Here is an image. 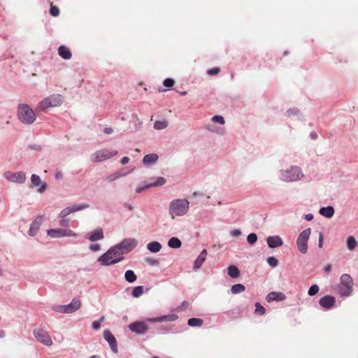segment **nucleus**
I'll return each mask as SVG.
<instances>
[{
  "label": "nucleus",
  "mask_w": 358,
  "mask_h": 358,
  "mask_svg": "<svg viewBox=\"0 0 358 358\" xmlns=\"http://www.w3.org/2000/svg\"><path fill=\"white\" fill-rule=\"evenodd\" d=\"M169 215L172 219L183 217L189 210V201L187 199H175L169 204Z\"/></svg>",
  "instance_id": "obj_1"
},
{
  "label": "nucleus",
  "mask_w": 358,
  "mask_h": 358,
  "mask_svg": "<svg viewBox=\"0 0 358 358\" xmlns=\"http://www.w3.org/2000/svg\"><path fill=\"white\" fill-rule=\"evenodd\" d=\"M303 178V172L298 166L292 165L278 171V178L283 182H295L301 180Z\"/></svg>",
  "instance_id": "obj_2"
},
{
  "label": "nucleus",
  "mask_w": 358,
  "mask_h": 358,
  "mask_svg": "<svg viewBox=\"0 0 358 358\" xmlns=\"http://www.w3.org/2000/svg\"><path fill=\"white\" fill-rule=\"evenodd\" d=\"M124 257L117 250L115 245L110 247L105 253L101 255L97 262L103 266H109L122 262Z\"/></svg>",
  "instance_id": "obj_3"
},
{
  "label": "nucleus",
  "mask_w": 358,
  "mask_h": 358,
  "mask_svg": "<svg viewBox=\"0 0 358 358\" xmlns=\"http://www.w3.org/2000/svg\"><path fill=\"white\" fill-rule=\"evenodd\" d=\"M17 117L24 124H31L36 120V112L26 103H20L18 105Z\"/></svg>",
  "instance_id": "obj_4"
},
{
  "label": "nucleus",
  "mask_w": 358,
  "mask_h": 358,
  "mask_svg": "<svg viewBox=\"0 0 358 358\" xmlns=\"http://www.w3.org/2000/svg\"><path fill=\"white\" fill-rule=\"evenodd\" d=\"M63 102L62 96L59 94H53L38 103L36 110L39 112H45L48 109L59 106Z\"/></svg>",
  "instance_id": "obj_5"
},
{
  "label": "nucleus",
  "mask_w": 358,
  "mask_h": 358,
  "mask_svg": "<svg viewBox=\"0 0 358 358\" xmlns=\"http://www.w3.org/2000/svg\"><path fill=\"white\" fill-rule=\"evenodd\" d=\"M81 308V301L80 299L75 297L71 301L66 305H55L52 307V309L58 313L62 314H71Z\"/></svg>",
  "instance_id": "obj_6"
},
{
  "label": "nucleus",
  "mask_w": 358,
  "mask_h": 358,
  "mask_svg": "<svg viewBox=\"0 0 358 358\" xmlns=\"http://www.w3.org/2000/svg\"><path fill=\"white\" fill-rule=\"evenodd\" d=\"M47 235L52 238H73L76 239L79 234L69 228L50 229L47 231Z\"/></svg>",
  "instance_id": "obj_7"
},
{
  "label": "nucleus",
  "mask_w": 358,
  "mask_h": 358,
  "mask_svg": "<svg viewBox=\"0 0 358 358\" xmlns=\"http://www.w3.org/2000/svg\"><path fill=\"white\" fill-rule=\"evenodd\" d=\"M311 234V229L307 228L303 230L296 238V247L299 252L303 255L308 252V242Z\"/></svg>",
  "instance_id": "obj_8"
},
{
  "label": "nucleus",
  "mask_w": 358,
  "mask_h": 358,
  "mask_svg": "<svg viewBox=\"0 0 358 358\" xmlns=\"http://www.w3.org/2000/svg\"><path fill=\"white\" fill-rule=\"evenodd\" d=\"M117 153L116 150L101 149L91 155L90 160L94 163L101 162L112 158Z\"/></svg>",
  "instance_id": "obj_9"
},
{
  "label": "nucleus",
  "mask_w": 358,
  "mask_h": 358,
  "mask_svg": "<svg viewBox=\"0 0 358 358\" xmlns=\"http://www.w3.org/2000/svg\"><path fill=\"white\" fill-rule=\"evenodd\" d=\"M339 294L342 296H348L352 292L353 280L349 274H343L340 278Z\"/></svg>",
  "instance_id": "obj_10"
},
{
  "label": "nucleus",
  "mask_w": 358,
  "mask_h": 358,
  "mask_svg": "<svg viewBox=\"0 0 358 358\" xmlns=\"http://www.w3.org/2000/svg\"><path fill=\"white\" fill-rule=\"evenodd\" d=\"M138 244V241L137 239L134 238H127L123 239L118 244L115 245V246L123 256L124 255L131 252L134 248H136Z\"/></svg>",
  "instance_id": "obj_11"
},
{
  "label": "nucleus",
  "mask_w": 358,
  "mask_h": 358,
  "mask_svg": "<svg viewBox=\"0 0 358 358\" xmlns=\"http://www.w3.org/2000/svg\"><path fill=\"white\" fill-rule=\"evenodd\" d=\"M3 176L7 181L16 184H23L27 179L26 173L23 171H6Z\"/></svg>",
  "instance_id": "obj_12"
},
{
  "label": "nucleus",
  "mask_w": 358,
  "mask_h": 358,
  "mask_svg": "<svg viewBox=\"0 0 358 358\" xmlns=\"http://www.w3.org/2000/svg\"><path fill=\"white\" fill-rule=\"evenodd\" d=\"M33 334L37 341L44 345L48 347L52 345V340L47 331L37 329L34 330Z\"/></svg>",
  "instance_id": "obj_13"
},
{
  "label": "nucleus",
  "mask_w": 358,
  "mask_h": 358,
  "mask_svg": "<svg viewBox=\"0 0 358 358\" xmlns=\"http://www.w3.org/2000/svg\"><path fill=\"white\" fill-rule=\"evenodd\" d=\"M146 321H136L129 325V330L136 334H145L148 331Z\"/></svg>",
  "instance_id": "obj_14"
},
{
  "label": "nucleus",
  "mask_w": 358,
  "mask_h": 358,
  "mask_svg": "<svg viewBox=\"0 0 358 358\" xmlns=\"http://www.w3.org/2000/svg\"><path fill=\"white\" fill-rule=\"evenodd\" d=\"M44 220L45 217L43 215L37 216L30 225L29 229L28 231L29 236H35L37 234L40 227Z\"/></svg>",
  "instance_id": "obj_15"
},
{
  "label": "nucleus",
  "mask_w": 358,
  "mask_h": 358,
  "mask_svg": "<svg viewBox=\"0 0 358 358\" xmlns=\"http://www.w3.org/2000/svg\"><path fill=\"white\" fill-rule=\"evenodd\" d=\"M285 116L289 121H303V114L297 108H289L285 112Z\"/></svg>",
  "instance_id": "obj_16"
},
{
  "label": "nucleus",
  "mask_w": 358,
  "mask_h": 358,
  "mask_svg": "<svg viewBox=\"0 0 358 358\" xmlns=\"http://www.w3.org/2000/svg\"><path fill=\"white\" fill-rule=\"evenodd\" d=\"M103 337L104 339L108 343L111 350L114 353H117V344L115 336L112 334V333L109 330H105L103 331Z\"/></svg>",
  "instance_id": "obj_17"
},
{
  "label": "nucleus",
  "mask_w": 358,
  "mask_h": 358,
  "mask_svg": "<svg viewBox=\"0 0 358 358\" xmlns=\"http://www.w3.org/2000/svg\"><path fill=\"white\" fill-rule=\"evenodd\" d=\"M31 181L34 186L38 188V192L41 194L43 193L47 189V185L43 182L39 176L32 174L31 176Z\"/></svg>",
  "instance_id": "obj_18"
},
{
  "label": "nucleus",
  "mask_w": 358,
  "mask_h": 358,
  "mask_svg": "<svg viewBox=\"0 0 358 358\" xmlns=\"http://www.w3.org/2000/svg\"><path fill=\"white\" fill-rule=\"evenodd\" d=\"M104 238L103 229L101 228H96L94 231L90 232L85 236V238L91 242H96L101 241Z\"/></svg>",
  "instance_id": "obj_19"
},
{
  "label": "nucleus",
  "mask_w": 358,
  "mask_h": 358,
  "mask_svg": "<svg viewBox=\"0 0 358 358\" xmlns=\"http://www.w3.org/2000/svg\"><path fill=\"white\" fill-rule=\"evenodd\" d=\"M178 318V315L175 314H169L162 315L157 317L148 318L147 322L150 323L164 322H173Z\"/></svg>",
  "instance_id": "obj_20"
},
{
  "label": "nucleus",
  "mask_w": 358,
  "mask_h": 358,
  "mask_svg": "<svg viewBox=\"0 0 358 358\" xmlns=\"http://www.w3.org/2000/svg\"><path fill=\"white\" fill-rule=\"evenodd\" d=\"M336 303L335 298L334 296L327 295L321 298L319 301L320 305L324 308L330 309L334 307Z\"/></svg>",
  "instance_id": "obj_21"
},
{
  "label": "nucleus",
  "mask_w": 358,
  "mask_h": 358,
  "mask_svg": "<svg viewBox=\"0 0 358 358\" xmlns=\"http://www.w3.org/2000/svg\"><path fill=\"white\" fill-rule=\"evenodd\" d=\"M159 160V155L156 153L145 155L143 158V164L145 166H151L157 164Z\"/></svg>",
  "instance_id": "obj_22"
},
{
  "label": "nucleus",
  "mask_w": 358,
  "mask_h": 358,
  "mask_svg": "<svg viewBox=\"0 0 358 358\" xmlns=\"http://www.w3.org/2000/svg\"><path fill=\"white\" fill-rule=\"evenodd\" d=\"M266 242L269 248H275L283 245V241L279 236H268Z\"/></svg>",
  "instance_id": "obj_23"
},
{
  "label": "nucleus",
  "mask_w": 358,
  "mask_h": 358,
  "mask_svg": "<svg viewBox=\"0 0 358 358\" xmlns=\"http://www.w3.org/2000/svg\"><path fill=\"white\" fill-rule=\"evenodd\" d=\"M286 296L281 292H272L266 296V301L268 302L272 301H282L285 300Z\"/></svg>",
  "instance_id": "obj_24"
},
{
  "label": "nucleus",
  "mask_w": 358,
  "mask_h": 358,
  "mask_svg": "<svg viewBox=\"0 0 358 358\" xmlns=\"http://www.w3.org/2000/svg\"><path fill=\"white\" fill-rule=\"evenodd\" d=\"M207 257V250L203 249L198 257L195 259L194 263V270H197L201 268L203 263L205 262Z\"/></svg>",
  "instance_id": "obj_25"
},
{
  "label": "nucleus",
  "mask_w": 358,
  "mask_h": 358,
  "mask_svg": "<svg viewBox=\"0 0 358 358\" xmlns=\"http://www.w3.org/2000/svg\"><path fill=\"white\" fill-rule=\"evenodd\" d=\"M205 128L211 133L222 135L225 133V130L223 127H217L214 123H208Z\"/></svg>",
  "instance_id": "obj_26"
},
{
  "label": "nucleus",
  "mask_w": 358,
  "mask_h": 358,
  "mask_svg": "<svg viewBox=\"0 0 358 358\" xmlns=\"http://www.w3.org/2000/svg\"><path fill=\"white\" fill-rule=\"evenodd\" d=\"M334 207L329 206L327 207H322L320 209L319 213L327 218H331L334 215Z\"/></svg>",
  "instance_id": "obj_27"
},
{
  "label": "nucleus",
  "mask_w": 358,
  "mask_h": 358,
  "mask_svg": "<svg viewBox=\"0 0 358 358\" xmlns=\"http://www.w3.org/2000/svg\"><path fill=\"white\" fill-rule=\"evenodd\" d=\"M59 56L64 59H69L71 58L72 54L70 50L65 45H61L58 49Z\"/></svg>",
  "instance_id": "obj_28"
},
{
  "label": "nucleus",
  "mask_w": 358,
  "mask_h": 358,
  "mask_svg": "<svg viewBox=\"0 0 358 358\" xmlns=\"http://www.w3.org/2000/svg\"><path fill=\"white\" fill-rule=\"evenodd\" d=\"M89 207H90V205L86 203H76V204H73L72 206H69L71 213L85 210V209L88 208Z\"/></svg>",
  "instance_id": "obj_29"
},
{
  "label": "nucleus",
  "mask_w": 358,
  "mask_h": 358,
  "mask_svg": "<svg viewBox=\"0 0 358 358\" xmlns=\"http://www.w3.org/2000/svg\"><path fill=\"white\" fill-rule=\"evenodd\" d=\"M147 249L151 252H158L162 249V245L157 241H152L147 245Z\"/></svg>",
  "instance_id": "obj_30"
},
{
  "label": "nucleus",
  "mask_w": 358,
  "mask_h": 358,
  "mask_svg": "<svg viewBox=\"0 0 358 358\" xmlns=\"http://www.w3.org/2000/svg\"><path fill=\"white\" fill-rule=\"evenodd\" d=\"M227 273H228V275L232 278H237L240 275L238 268L236 266H234V265H230L228 267Z\"/></svg>",
  "instance_id": "obj_31"
},
{
  "label": "nucleus",
  "mask_w": 358,
  "mask_h": 358,
  "mask_svg": "<svg viewBox=\"0 0 358 358\" xmlns=\"http://www.w3.org/2000/svg\"><path fill=\"white\" fill-rule=\"evenodd\" d=\"M181 245H182L181 241H180V239H178L176 237H172L168 241V246L171 248L177 249V248H180Z\"/></svg>",
  "instance_id": "obj_32"
},
{
  "label": "nucleus",
  "mask_w": 358,
  "mask_h": 358,
  "mask_svg": "<svg viewBox=\"0 0 358 358\" xmlns=\"http://www.w3.org/2000/svg\"><path fill=\"white\" fill-rule=\"evenodd\" d=\"M124 278L128 282L133 283L136 280L137 276L132 270H127L124 273Z\"/></svg>",
  "instance_id": "obj_33"
},
{
  "label": "nucleus",
  "mask_w": 358,
  "mask_h": 358,
  "mask_svg": "<svg viewBox=\"0 0 358 358\" xmlns=\"http://www.w3.org/2000/svg\"><path fill=\"white\" fill-rule=\"evenodd\" d=\"M347 247L348 249L350 251H353L356 247L357 246V241L353 236H348L347 238Z\"/></svg>",
  "instance_id": "obj_34"
},
{
  "label": "nucleus",
  "mask_w": 358,
  "mask_h": 358,
  "mask_svg": "<svg viewBox=\"0 0 358 358\" xmlns=\"http://www.w3.org/2000/svg\"><path fill=\"white\" fill-rule=\"evenodd\" d=\"M169 126V122L166 120H158L154 123L153 127L157 130H162Z\"/></svg>",
  "instance_id": "obj_35"
},
{
  "label": "nucleus",
  "mask_w": 358,
  "mask_h": 358,
  "mask_svg": "<svg viewBox=\"0 0 358 358\" xmlns=\"http://www.w3.org/2000/svg\"><path fill=\"white\" fill-rule=\"evenodd\" d=\"M153 179L155 180V182L152 183H150L151 185V187L162 186L166 182V178H164L163 177H157Z\"/></svg>",
  "instance_id": "obj_36"
},
{
  "label": "nucleus",
  "mask_w": 358,
  "mask_h": 358,
  "mask_svg": "<svg viewBox=\"0 0 358 358\" xmlns=\"http://www.w3.org/2000/svg\"><path fill=\"white\" fill-rule=\"evenodd\" d=\"M203 320L199 318H190L187 321V324L190 327H201L203 324Z\"/></svg>",
  "instance_id": "obj_37"
},
{
  "label": "nucleus",
  "mask_w": 358,
  "mask_h": 358,
  "mask_svg": "<svg viewBox=\"0 0 358 358\" xmlns=\"http://www.w3.org/2000/svg\"><path fill=\"white\" fill-rule=\"evenodd\" d=\"M245 287L242 284H236L231 287V291L233 294H236L244 292Z\"/></svg>",
  "instance_id": "obj_38"
},
{
  "label": "nucleus",
  "mask_w": 358,
  "mask_h": 358,
  "mask_svg": "<svg viewBox=\"0 0 358 358\" xmlns=\"http://www.w3.org/2000/svg\"><path fill=\"white\" fill-rule=\"evenodd\" d=\"M144 292L143 287L141 285L134 287L132 290V296L135 298L140 297Z\"/></svg>",
  "instance_id": "obj_39"
},
{
  "label": "nucleus",
  "mask_w": 358,
  "mask_h": 358,
  "mask_svg": "<svg viewBox=\"0 0 358 358\" xmlns=\"http://www.w3.org/2000/svg\"><path fill=\"white\" fill-rule=\"evenodd\" d=\"M122 178V175L117 173V171L113 173L106 176V180L111 182L118 180L119 178Z\"/></svg>",
  "instance_id": "obj_40"
},
{
  "label": "nucleus",
  "mask_w": 358,
  "mask_h": 358,
  "mask_svg": "<svg viewBox=\"0 0 358 358\" xmlns=\"http://www.w3.org/2000/svg\"><path fill=\"white\" fill-rule=\"evenodd\" d=\"M212 123H218L221 125H224L225 124V120L223 116L222 115H214L211 118Z\"/></svg>",
  "instance_id": "obj_41"
},
{
  "label": "nucleus",
  "mask_w": 358,
  "mask_h": 358,
  "mask_svg": "<svg viewBox=\"0 0 358 358\" xmlns=\"http://www.w3.org/2000/svg\"><path fill=\"white\" fill-rule=\"evenodd\" d=\"M151 187V185L150 184H146V183H141V184H139L136 187V192L137 194H139V193H141L142 192L146 190L147 189H149Z\"/></svg>",
  "instance_id": "obj_42"
},
{
  "label": "nucleus",
  "mask_w": 358,
  "mask_h": 358,
  "mask_svg": "<svg viewBox=\"0 0 358 358\" xmlns=\"http://www.w3.org/2000/svg\"><path fill=\"white\" fill-rule=\"evenodd\" d=\"M70 214H71V213L70 208L68 206L60 211V213L58 214V217L63 219Z\"/></svg>",
  "instance_id": "obj_43"
},
{
  "label": "nucleus",
  "mask_w": 358,
  "mask_h": 358,
  "mask_svg": "<svg viewBox=\"0 0 358 358\" xmlns=\"http://www.w3.org/2000/svg\"><path fill=\"white\" fill-rule=\"evenodd\" d=\"M266 262L272 267H275L278 264V260L275 257H268Z\"/></svg>",
  "instance_id": "obj_44"
},
{
  "label": "nucleus",
  "mask_w": 358,
  "mask_h": 358,
  "mask_svg": "<svg viewBox=\"0 0 358 358\" xmlns=\"http://www.w3.org/2000/svg\"><path fill=\"white\" fill-rule=\"evenodd\" d=\"M319 289L320 288L317 285H313L309 288L308 294L309 296H314L319 292Z\"/></svg>",
  "instance_id": "obj_45"
},
{
  "label": "nucleus",
  "mask_w": 358,
  "mask_h": 358,
  "mask_svg": "<svg viewBox=\"0 0 358 358\" xmlns=\"http://www.w3.org/2000/svg\"><path fill=\"white\" fill-rule=\"evenodd\" d=\"M247 241L251 245L255 244L257 241V234L255 233L250 234L247 237Z\"/></svg>",
  "instance_id": "obj_46"
},
{
  "label": "nucleus",
  "mask_w": 358,
  "mask_h": 358,
  "mask_svg": "<svg viewBox=\"0 0 358 358\" xmlns=\"http://www.w3.org/2000/svg\"><path fill=\"white\" fill-rule=\"evenodd\" d=\"M255 313L261 315L265 313V308L258 302L255 303Z\"/></svg>",
  "instance_id": "obj_47"
},
{
  "label": "nucleus",
  "mask_w": 358,
  "mask_h": 358,
  "mask_svg": "<svg viewBox=\"0 0 358 358\" xmlns=\"http://www.w3.org/2000/svg\"><path fill=\"white\" fill-rule=\"evenodd\" d=\"M50 13L51 14L52 16L57 17L59 14V10L58 8H57L56 6H52V4H51Z\"/></svg>",
  "instance_id": "obj_48"
},
{
  "label": "nucleus",
  "mask_w": 358,
  "mask_h": 358,
  "mask_svg": "<svg viewBox=\"0 0 358 358\" xmlns=\"http://www.w3.org/2000/svg\"><path fill=\"white\" fill-rule=\"evenodd\" d=\"M89 249L92 252H98L101 250V245L99 243H92L89 245Z\"/></svg>",
  "instance_id": "obj_49"
},
{
  "label": "nucleus",
  "mask_w": 358,
  "mask_h": 358,
  "mask_svg": "<svg viewBox=\"0 0 358 358\" xmlns=\"http://www.w3.org/2000/svg\"><path fill=\"white\" fill-rule=\"evenodd\" d=\"M175 82L171 78H166L164 80V85L166 87H172Z\"/></svg>",
  "instance_id": "obj_50"
},
{
  "label": "nucleus",
  "mask_w": 358,
  "mask_h": 358,
  "mask_svg": "<svg viewBox=\"0 0 358 358\" xmlns=\"http://www.w3.org/2000/svg\"><path fill=\"white\" fill-rule=\"evenodd\" d=\"M145 262L151 266H157L159 264L158 260L150 257L146 258Z\"/></svg>",
  "instance_id": "obj_51"
},
{
  "label": "nucleus",
  "mask_w": 358,
  "mask_h": 358,
  "mask_svg": "<svg viewBox=\"0 0 358 358\" xmlns=\"http://www.w3.org/2000/svg\"><path fill=\"white\" fill-rule=\"evenodd\" d=\"M219 71H220L219 68H213V69H209L207 71V73L209 76H215V75H217L219 73Z\"/></svg>",
  "instance_id": "obj_52"
},
{
  "label": "nucleus",
  "mask_w": 358,
  "mask_h": 358,
  "mask_svg": "<svg viewBox=\"0 0 358 358\" xmlns=\"http://www.w3.org/2000/svg\"><path fill=\"white\" fill-rule=\"evenodd\" d=\"M103 320V318L102 317L100 321H94L92 322V328L94 330H98L101 327V322Z\"/></svg>",
  "instance_id": "obj_53"
},
{
  "label": "nucleus",
  "mask_w": 358,
  "mask_h": 358,
  "mask_svg": "<svg viewBox=\"0 0 358 358\" xmlns=\"http://www.w3.org/2000/svg\"><path fill=\"white\" fill-rule=\"evenodd\" d=\"M230 234L233 237H238L241 235V231L240 229H233L232 231H231Z\"/></svg>",
  "instance_id": "obj_54"
},
{
  "label": "nucleus",
  "mask_w": 358,
  "mask_h": 358,
  "mask_svg": "<svg viewBox=\"0 0 358 358\" xmlns=\"http://www.w3.org/2000/svg\"><path fill=\"white\" fill-rule=\"evenodd\" d=\"M323 240H324V236L322 232L319 234V238H318V247L319 248H322L323 247Z\"/></svg>",
  "instance_id": "obj_55"
},
{
  "label": "nucleus",
  "mask_w": 358,
  "mask_h": 358,
  "mask_svg": "<svg viewBox=\"0 0 358 358\" xmlns=\"http://www.w3.org/2000/svg\"><path fill=\"white\" fill-rule=\"evenodd\" d=\"M113 132V129L111 127H106L103 129V133L106 134H111Z\"/></svg>",
  "instance_id": "obj_56"
},
{
  "label": "nucleus",
  "mask_w": 358,
  "mask_h": 358,
  "mask_svg": "<svg viewBox=\"0 0 358 358\" xmlns=\"http://www.w3.org/2000/svg\"><path fill=\"white\" fill-rule=\"evenodd\" d=\"M129 162V158L128 157H122V159H121V164L122 165H125L127 164L128 162Z\"/></svg>",
  "instance_id": "obj_57"
},
{
  "label": "nucleus",
  "mask_w": 358,
  "mask_h": 358,
  "mask_svg": "<svg viewBox=\"0 0 358 358\" xmlns=\"http://www.w3.org/2000/svg\"><path fill=\"white\" fill-rule=\"evenodd\" d=\"M304 217H305L306 220L311 221L313 219V215L311 213H308V214L305 215Z\"/></svg>",
  "instance_id": "obj_58"
},
{
  "label": "nucleus",
  "mask_w": 358,
  "mask_h": 358,
  "mask_svg": "<svg viewBox=\"0 0 358 358\" xmlns=\"http://www.w3.org/2000/svg\"><path fill=\"white\" fill-rule=\"evenodd\" d=\"M133 170H134V169H131V170L130 171H129V172H124V171H117V173H120V174H122V177H125V176H127L129 173L132 172V171H133Z\"/></svg>",
  "instance_id": "obj_59"
},
{
  "label": "nucleus",
  "mask_w": 358,
  "mask_h": 358,
  "mask_svg": "<svg viewBox=\"0 0 358 358\" xmlns=\"http://www.w3.org/2000/svg\"><path fill=\"white\" fill-rule=\"evenodd\" d=\"M62 177H63V174H62V172L58 171V172H57V173H55V178H56L57 179H62Z\"/></svg>",
  "instance_id": "obj_60"
},
{
  "label": "nucleus",
  "mask_w": 358,
  "mask_h": 358,
  "mask_svg": "<svg viewBox=\"0 0 358 358\" xmlns=\"http://www.w3.org/2000/svg\"><path fill=\"white\" fill-rule=\"evenodd\" d=\"M324 271L328 273L331 270V264H327L324 268Z\"/></svg>",
  "instance_id": "obj_61"
},
{
  "label": "nucleus",
  "mask_w": 358,
  "mask_h": 358,
  "mask_svg": "<svg viewBox=\"0 0 358 358\" xmlns=\"http://www.w3.org/2000/svg\"><path fill=\"white\" fill-rule=\"evenodd\" d=\"M67 224H68V220H62L59 221V224L61 226H65Z\"/></svg>",
  "instance_id": "obj_62"
},
{
  "label": "nucleus",
  "mask_w": 358,
  "mask_h": 358,
  "mask_svg": "<svg viewBox=\"0 0 358 358\" xmlns=\"http://www.w3.org/2000/svg\"><path fill=\"white\" fill-rule=\"evenodd\" d=\"M5 336V332L3 330H0V338H3Z\"/></svg>",
  "instance_id": "obj_63"
},
{
  "label": "nucleus",
  "mask_w": 358,
  "mask_h": 358,
  "mask_svg": "<svg viewBox=\"0 0 358 358\" xmlns=\"http://www.w3.org/2000/svg\"><path fill=\"white\" fill-rule=\"evenodd\" d=\"M90 358H100V357L97 355H92L91 357H90Z\"/></svg>",
  "instance_id": "obj_64"
}]
</instances>
